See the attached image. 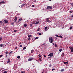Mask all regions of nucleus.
<instances>
[{"mask_svg": "<svg viewBox=\"0 0 73 73\" xmlns=\"http://www.w3.org/2000/svg\"><path fill=\"white\" fill-rule=\"evenodd\" d=\"M53 8L52 7L50 6H48L47 7V9H52Z\"/></svg>", "mask_w": 73, "mask_h": 73, "instance_id": "nucleus-1", "label": "nucleus"}, {"mask_svg": "<svg viewBox=\"0 0 73 73\" xmlns=\"http://www.w3.org/2000/svg\"><path fill=\"white\" fill-rule=\"evenodd\" d=\"M33 60V58H30L28 59V61H32Z\"/></svg>", "mask_w": 73, "mask_h": 73, "instance_id": "nucleus-2", "label": "nucleus"}, {"mask_svg": "<svg viewBox=\"0 0 73 73\" xmlns=\"http://www.w3.org/2000/svg\"><path fill=\"white\" fill-rule=\"evenodd\" d=\"M53 53H50L49 54V55H48V56H50H50H53Z\"/></svg>", "mask_w": 73, "mask_h": 73, "instance_id": "nucleus-3", "label": "nucleus"}, {"mask_svg": "<svg viewBox=\"0 0 73 73\" xmlns=\"http://www.w3.org/2000/svg\"><path fill=\"white\" fill-rule=\"evenodd\" d=\"M4 22H5V23L7 24V23H8V21L7 20H5L4 21Z\"/></svg>", "mask_w": 73, "mask_h": 73, "instance_id": "nucleus-4", "label": "nucleus"}, {"mask_svg": "<svg viewBox=\"0 0 73 73\" xmlns=\"http://www.w3.org/2000/svg\"><path fill=\"white\" fill-rule=\"evenodd\" d=\"M49 40V41H51V40H52V37H50Z\"/></svg>", "mask_w": 73, "mask_h": 73, "instance_id": "nucleus-5", "label": "nucleus"}, {"mask_svg": "<svg viewBox=\"0 0 73 73\" xmlns=\"http://www.w3.org/2000/svg\"><path fill=\"white\" fill-rule=\"evenodd\" d=\"M17 18L16 17H15V19H14L15 21H17Z\"/></svg>", "mask_w": 73, "mask_h": 73, "instance_id": "nucleus-6", "label": "nucleus"}, {"mask_svg": "<svg viewBox=\"0 0 73 73\" xmlns=\"http://www.w3.org/2000/svg\"><path fill=\"white\" fill-rule=\"evenodd\" d=\"M5 2L4 1H1L0 2V4H4Z\"/></svg>", "mask_w": 73, "mask_h": 73, "instance_id": "nucleus-7", "label": "nucleus"}, {"mask_svg": "<svg viewBox=\"0 0 73 73\" xmlns=\"http://www.w3.org/2000/svg\"><path fill=\"white\" fill-rule=\"evenodd\" d=\"M46 21V22H47L48 23H50V22H51V21H49V20H47Z\"/></svg>", "mask_w": 73, "mask_h": 73, "instance_id": "nucleus-8", "label": "nucleus"}, {"mask_svg": "<svg viewBox=\"0 0 73 73\" xmlns=\"http://www.w3.org/2000/svg\"><path fill=\"white\" fill-rule=\"evenodd\" d=\"M24 26L25 27H27L28 25H27L26 24H24Z\"/></svg>", "mask_w": 73, "mask_h": 73, "instance_id": "nucleus-9", "label": "nucleus"}, {"mask_svg": "<svg viewBox=\"0 0 73 73\" xmlns=\"http://www.w3.org/2000/svg\"><path fill=\"white\" fill-rule=\"evenodd\" d=\"M47 29H48V27H45L44 29H45V31H46V30Z\"/></svg>", "mask_w": 73, "mask_h": 73, "instance_id": "nucleus-10", "label": "nucleus"}, {"mask_svg": "<svg viewBox=\"0 0 73 73\" xmlns=\"http://www.w3.org/2000/svg\"><path fill=\"white\" fill-rule=\"evenodd\" d=\"M25 4H23V5H22V7H25Z\"/></svg>", "mask_w": 73, "mask_h": 73, "instance_id": "nucleus-11", "label": "nucleus"}, {"mask_svg": "<svg viewBox=\"0 0 73 73\" xmlns=\"http://www.w3.org/2000/svg\"><path fill=\"white\" fill-rule=\"evenodd\" d=\"M11 62V61H10V60L9 59H8L7 63H9V62Z\"/></svg>", "mask_w": 73, "mask_h": 73, "instance_id": "nucleus-12", "label": "nucleus"}, {"mask_svg": "<svg viewBox=\"0 0 73 73\" xmlns=\"http://www.w3.org/2000/svg\"><path fill=\"white\" fill-rule=\"evenodd\" d=\"M61 56H62V57H63V56H64V53H62V54L61 55Z\"/></svg>", "mask_w": 73, "mask_h": 73, "instance_id": "nucleus-13", "label": "nucleus"}, {"mask_svg": "<svg viewBox=\"0 0 73 73\" xmlns=\"http://www.w3.org/2000/svg\"><path fill=\"white\" fill-rule=\"evenodd\" d=\"M58 37H60V38H63L62 36L61 35H60V36H58Z\"/></svg>", "mask_w": 73, "mask_h": 73, "instance_id": "nucleus-14", "label": "nucleus"}, {"mask_svg": "<svg viewBox=\"0 0 73 73\" xmlns=\"http://www.w3.org/2000/svg\"><path fill=\"white\" fill-rule=\"evenodd\" d=\"M28 37H29V38H30V37H32V35H28Z\"/></svg>", "mask_w": 73, "mask_h": 73, "instance_id": "nucleus-15", "label": "nucleus"}, {"mask_svg": "<svg viewBox=\"0 0 73 73\" xmlns=\"http://www.w3.org/2000/svg\"><path fill=\"white\" fill-rule=\"evenodd\" d=\"M71 5H72V6L73 7V3H70Z\"/></svg>", "mask_w": 73, "mask_h": 73, "instance_id": "nucleus-16", "label": "nucleus"}, {"mask_svg": "<svg viewBox=\"0 0 73 73\" xmlns=\"http://www.w3.org/2000/svg\"><path fill=\"white\" fill-rule=\"evenodd\" d=\"M39 23V22H36L35 23V24H38Z\"/></svg>", "mask_w": 73, "mask_h": 73, "instance_id": "nucleus-17", "label": "nucleus"}, {"mask_svg": "<svg viewBox=\"0 0 73 73\" xmlns=\"http://www.w3.org/2000/svg\"><path fill=\"white\" fill-rule=\"evenodd\" d=\"M40 28H38V29H37V31H38H38H40Z\"/></svg>", "mask_w": 73, "mask_h": 73, "instance_id": "nucleus-18", "label": "nucleus"}, {"mask_svg": "<svg viewBox=\"0 0 73 73\" xmlns=\"http://www.w3.org/2000/svg\"><path fill=\"white\" fill-rule=\"evenodd\" d=\"M33 25V24H30V27H33L32 26Z\"/></svg>", "mask_w": 73, "mask_h": 73, "instance_id": "nucleus-19", "label": "nucleus"}, {"mask_svg": "<svg viewBox=\"0 0 73 73\" xmlns=\"http://www.w3.org/2000/svg\"><path fill=\"white\" fill-rule=\"evenodd\" d=\"M41 58H39V59L40 61H42V60L41 59Z\"/></svg>", "mask_w": 73, "mask_h": 73, "instance_id": "nucleus-20", "label": "nucleus"}, {"mask_svg": "<svg viewBox=\"0 0 73 73\" xmlns=\"http://www.w3.org/2000/svg\"><path fill=\"white\" fill-rule=\"evenodd\" d=\"M0 46H1V47H2V46H4V45H3V44H1L0 45Z\"/></svg>", "mask_w": 73, "mask_h": 73, "instance_id": "nucleus-21", "label": "nucleus"}, {"mask_svg": "<svg viewBox=\"0 0 73 73\" xmlns=\"http://www.w3.org/2000/svg\"><path fill=\"white\" fill-rule=\"evenodd\" d=\"M21 20H23V19L21 18L19 20V21H21Z\"/></svg>", "mask_w": 73, "mask_h": 73, "instance_id": "nucleus-22", "label": "nucleus"}, {"mask_svg": "<svg viewBox=\"0 0 73 73\" xmlns=\"http://www.w3.org/2000/svg\"><path fill=\"white\" fill-rule=\"evenodd\" d=\"M71 52H73V47H72V48L71 49Z\"/></svg>", "mask_w": 73, "mask_h": 73, "instance_id": "nucleus-23", "label": "nucleus"}, {"mask_svg": "<svg viewBox=\"0 0 73 73\" xmlns=\"http://www.w3.org/2000/svg\"><path fill=\"white\" fill-rule=\"evenodd\" d=\"M64 69H62L61 70V72H63V71H64Z\"/></svg>", "mask_w": 73, "mask_h": 73, "instance_id": "nucleus-24", "label": "nucleus"}, {"mask_svg": "<svg viewBox=\"0 0 73 73\" xmlns=\"http://www.w3.org/2000/svg\"><path fill=\"white\" fill-rule=\"evenodd\" d=\"M26 47H25L23 48V50H25V49H26Z\"/></svg>", "mask_w": 73, "mask_h": 73, "instance_id": "nucleus-25", "label": "nucleus"}, {"mask_svg": "<svg viewBox=\"0 0 73 73\" xmlns=\"http://www.w3.org/2000/svg\"><path fill=\"white\" fill-rule=\"evenodd\" d=\"M62 51V49H60L59 50V52H61Z\"/></svg>", "mask_w": 73, "mask_h": 73, "instance_id": "nucleus-26", "label": "nucleus"}, {"mask_svg": "<svg viewBox=\"0 0 73 73\" xmlns=\"http://www.w3.org/2000/svg\"><path fill=\"white\" fill-rule=\"evenodd\" d=\"M33 52H34V50H32L31 51V53H33Z\"/></svg>", "mask_w": 73, "mask_h": 73, "instance_id": "nucleus-27", "label": "nucleus"}, {"mask_svg": "<svg viewBox=\"0 0 73 73\" xmlns=\"http://www.w3.org/2000/svg\"><path fill=\"white\" fill-rule=\"evenodd\" d=\"M20 58V56H17V58L19 59Z\"/></svg>", "mask_w": 73, "mask_h": 73, "instance_id": "nucleus-28", "label": "nucleus"}, {"mask_svg": "<svg viewBox=\"0 0 73 73\" xmlns=\"http://www.w3.org/2000/svg\"><path fill=\"white\" fill-rule=\"evenodd\" d=\"M55 47H57L58 46H57V45L56 44L55 45Z\"/></svg>", "mask_w": 73, "mask_h": 73, "instance_id": "nucleus-29", "label": "nucleus"}, {"mask_svg": "<svg viewBox=\"0 0 73 73\" xmlns=\"http://www.w3.org/2000/svg\"><path fill=\"white\" fill-rule=\"evenodd\" d=\"M14 32H17V30H15L14 31Z\"/></svg>", "mask_w": 73, "mask_h": 73, "instance_id": "nucleus-30", "label": "nucleus"}, {"mask_svg": "<svg viewBox=\"0 0 73 73\" xmlns=\"http://www.w3.org/2000/svg\"><path fill=\"white\" fill-rule=\"evenodd\" d=\"M5 53L6 54H8V52L6 51V52H5Z\"/></svg>", "mask_w": 73, "mask_h": 73, "instance_id": "nucleus-31", "label": "nucleus"}, {"mask_svg": "<svg viewBox=\"0 0 73 73\" xmlns=\"http://www.w3.org/2000/svg\"><path fill=\"white\" fill-rule=\"evenodd\" d=\"M53 42V39H52L50 41V43H52Z\"/></svg>", "mask_w": 73, "mask_h": 73, "instance_id": "nucleus-32", "label": "nucleus"}, {"mask_svg": "<svg viewBox=\"0 0 73 73\" xmlns=\"http://www.w3.org/2000/svg\"><path fill=\"white\" fill-rule=\"evenodd\" d=\"M38 57H41V55L40 54H39L38 55Z\"/></svg>", "mask_w": 73, "mask_h": 73, "instance_id": "nucleus-33", "label": "nucleus"}, {"mask_svg": "<svg viewBox=\"0 0 73 73\" xmlns=\"http://www.w3.org/2000/svg\"><path fill=\"white\" fill-rule=\"evenodd\" d=\"M38 35H40V36H41V34L40 33H39Z\"/></svg>", "mask_w": 73, "mask_h": 73, "instance_id": "nucleus-34", "label": "nucleus"}, {"mask_svg": "<svg viewBox=\"0 0 73 73\" xmlns=\"http://www.w3.org/2000/svg\"><path fill=\"white\" fill-rule=\"evenodd\" d=\"M38 39V37H36L35 38V40H37V39Z\"/></svg>", "mask_w": 73, "mask_h": 73, "instance_id": "nucleus-35", "label": "nucleus"}, {"mask_svg": "<svg viewBox=\"0 0 73 73\" xmlns=\"http://www.w3.org/2000/svg\"><path fill=\"white\" fill-rule=\"evenodd\" d=\"M33 2H34V3H36V0H34L33 1Z\"/></svg>", "mask_w": 73, "mask_h": 73, "instance_id": "nucleus-36", "label": "nucleus"}, {"mask_svg": "<svg viewBox=\"0 0 73 73\" xmlns=\"http://www.w3.org/2000/svg\"><path fill=\"white\" fill-rule=\"evenodd\" d=\"M3 73H7V71H5L3 72Z\"/></svg>", "mask_w": 73, "mask_h": 73, "instance_id": "nucleus-37", "label": "nucleus"}, {"mask_svg": "<svg viewBox=\"0 0 73 73\" xmlns=\"http://www.w3.org/2000/svg\"><path fill=\"white\" fill-rule=\"evenodd\" d=\"M69 48H70L71 49H72V47L71 46H70Z\"/></svg>", "mask_w": 73, "mask_h": 73, "instance_id": "nucleus-38", "label": "nucleus"}, {"mask_svg": "<svg viewBox=\"0 0 73 73\" xmlns=\"http://www.w3.org/2000/svg\"><path fill=\"white\" fill-rule=\"evenodd\" d=\"M55 70V69L53 68L52 69V71H53V70Z\"/></svg>", "mask_w": 73, "mask_h": 73, "instance_id": "nucleus-39", "label": "nucleus"}, {"mask_svg": "<svg viewBox=\"0 0 73 73\" xmlns=\"http://www.w3.org/2000/svg\"><path fill=\"white\" fill-rule=\"evenodd\" d=\"M70 13H73V11H70Z\"/></svg>", "mask_w": 73, "mask_h": 73, "instance_id": "nucleus-40", "label": "nucleus"}, {"mask_svg": "<svg viewBox=\"0 0 73 73\" xmlns=\"http://www.w3.org/2000/svg\"><path fill=\"white\" fill-rule=\"evenodd\" d=\"M55 36H56V37H58V35H56Z\"/></svg>", "mask_w": 73, "mask_h": 73, "instance_id": "nucleus-41", "label": "nucleus"}, {"mask_svg": "<svg viewBox=\"0 0 73 73\" xmlns=\"http://www.w3.org/2000/svg\"><path fill=\"white\" fill-rule=\"evenodd\" d=\"M2 40V38H0V40L1 41V40Z\"/></svg>", "mask_w": 73, "mask_h": 73, "instance_id": "nucleus-42", "label": "nucleus"}, {"mask_svg": "<svg viewBox=\"0 0 73 73\" xmlns=\"http://www.w3.org/2000/svg\"><path fill=\"white\" fill-rule=\"evenodd\" d=\"M28 40L29 41H30V40H31V38H28Z\"/></svg>", "mask_w": 73, "mask_h": 73, "instance_id": "nucleus-43", "label": "nucleus"}, {"mask_svg": "<svg viewBox=\"0 0 73 73\" xmlns=\"http://www.w3.org/2000/svg\"><path fill=\"white\" fill-rule=\"evenodd\" d=\"M46 20H49V18H47L46 19Z\"/></svg>", "mask_w": 73, "mask_h": 73, "instance_id": "nucleus-44", "label": "nucleus"}, {"mask_svg": "<svg viewBox=\"0 0 73 73\" xmlns=\"http://www.w3.org/2000/svg\"><path fill=\"white\" fill-rule=\"evenodd\" d=\"M15 49H17V47H15Z\"/></svg>", "mask_w": 73, "mask_h": 73, "instance_id": "nucleus-45", "label": "nucleus"}, {"mask_svg": "<svg viewBox=\"0 0 73 73\" xmlns=\"http://www.w3.org/2000/svg\"><path fill=\"white\" fill-rule=\"evenodd\" d=\"M52 66V65H51V64H50L49 65V67H50Z\"/></svg>", "mask_w": 73, "mask_h": 73, "instance_id": "nucleus-46", "label": "nucleus"}, {"mask_svg": "<svg viewBox=\"0 0 73 73\" xmlns=\"http://www.w3.org/2000/svg\"><path fill=\"white\" fill-rule=\"evenodd\" d=\"M32 7H35V5H33L32 6Z\"/></svg>", "mask_w": 73, "mask_h": 73, "instance_id": "nucleus-47", "label": "nucleus"}, {"mask_svg": "<svg viewBox=\"0 0 73 73\" xmlns=\"http://www.w3.org/2000/svg\"><path fill=\"white\" fill-rule=\"evenodd\" d=\"M72 28V27H70V29H71Z\"/></svg>", "mask_w": 73, "mask_h": 73, "instance_id": "nucleus-48", "label": "nucleus"}, {"mask_svg": "<svg viewBox=\"0 0 73 73\" xmlns=\"http://www.w3.org/2000/svg\"><path fill=\"white\" fill-rule=\"evenodd\" d=\"M14 24V23H11V25H13Z\"/></svg>", "mask_w": 73, "mask_h": 73, "instance_id": "nucleus-49", "label": "nucleus"}, {"mask_svg": "<svg viewBox=\"0 0 73 73\" xmlns=\"http://www.w3.org/2000/svg\"><path fill=\"white\" fill-rule=\"evenodd\" d=\"M2 57V55H0V57Z\"/></svg>", "mask_w": 73, "mask_h": 73, "instance_id": "nucleus-50", "label": "nucleus"}, {"mask_svg": "<svg viewBox=\"0 0 73 73\" xmlns=\"http://www.w3.org/2000/svg\"><path fill=\"white\" fill-rule=\"evenodd\" d=\"M51 58V56H50L48 57V58Z\"/></svg>", "mask_w": 73, "mask_h": 73, "instance_id": "nucleus-51", "label": "nucleus"}, {"mask_svg": "<svg viewBox=\"0 0 73 73\" xmlns=\"http://www.w3.org/2000/svg\"><path fill=\"white\" fill-rule=\"evenodd\" d=\"M33 23L34 24L35 23V22L34 21L33 22Z\"/></svg>", "mask_w": 73, "mask_h": 73, "instance_id": "nucleus-52", "label": "nucleus"}, {"mask_svg": "<svg viewBox=\"0 0 73 73\" xmlns=\"http://www.w3.org/2000/svg\"><path fill=\"white\" fill-rule=\"evenodd\" d=\"M10 53H13V51H11V52H10Z\"/></svg>", "mask_w": 73, "mask_h": 73, "instance_id": "nucleus-53", "label": "nucleus"}, {"mask_svg": "<svg viewBox=\"0 0 73 73\" xmlns=\"http://www.w3.org/2000/svg\"><path fill=\"white\" fill-rule=\"evenodd\" d=\"M43 56L44 57H46V56H45V55H44Z\"/></svg>", "mask_w": 73, "mask_h": 73, "instance_id": "nucleus-54", "label": "nucleus"}, {"mask_svg": "<svg viewBox=\"0 0 73 73\" xmlns=\"http://www.w3.org/2000/svg\"><path fill=\"white\" fill-rule=\"evenodd\" d=\"M22 46H23L21 45L20 46V47H22Z\"/></svg>", "mask_w": 73, "mask_h": 73, "instance_id": "nucleus-55", "label": "nucleus"}, {"mask_svg": "<svg viewBox=\"0 0 73 73\" xmlns=\"http://www.w3.org/2000/svg\"><path fill=\"white\" fill-rule=\"evenodd\" d=\"M64 64H65V65H66V62H64Z\"/></svg>", "mask_w": 73, "mask_h": 73, "instance_id": "nucleus-56", "label": "nucleus"}, {"mask_svg": "<svg viewBox=\"0 0 73 73\" xmlns=\"http://www.w3.org/2000/svg\"><path fill=\"white\" fill-rule=\"evenodd\" d=\"M2 23V21H0V23Z\"/></svg>", "mask_w": 73, "mask_h": 73, "instance_id": "nucleus-57", "label": "nucleus"}, {"mask_svg": "<svg viewBox=\"0 0 73 73\" xmlns=\"http://www.w3.org/2000/svg\"><path fill=\"white\" fill-rule=\"evenodd\" d=\"M20 23V22H19V21H18V22L17 23Z\"/></svg>", "mask_w": 73, "mask_h": 73, "instance_id": "nucleus-58", "label": "nucleus"}, {"mask_svg": "<svg viewBox=\"0 0 73 73\" xmlns=\"http://www.w3.org/2000/svg\"><path fill=\"white\" fill-rule=\"evenodd\" d=\"M42 45H45V43H43V44H42Z\"/></svg>", "mask_w": 73, "mask_h": 73, "instance_id": "nucleus-59", "label": "nucleus"}, {"mask_svg": "<svg viewBox=\"0 0 73 73\" xmlns=\"http://www.w3.org/2000/svg\"><path fill=\"white\" fill-rule=\"evenodd\" d=\"M6 57H8V56L7 55H6Z\"/></svg>", "mask_w": 73, "mask_h": 73, "instance_id": "nucleus-60", "label": "nucleus"}, {"mask_svg": "<svg viewBox=\"0 0 73 73\" xmlns=\"http://www.w3.org/2000/svg\"><path fill=\"white\" fill-rule=\"evenodd\" d=\"M21 73H23V72L21 71Z\"/></svg>", "mask_w": 73, "mask_h": 73, "instance_id": "nucleus-61", "label": "nucleus"}, {"mask_svg": "<svg viewBox=\"0 0 73 73\" xmlns=\"http://www.w3.org/2000/svg\"><path fill=\"white\" fill-rule=\"evenodd\" d=\"M11 53L10 52L9 53V54H11Z\"/></svg>", "mask_w": 73, "mask_h": 73, "instance_id": "nucleus-62", "label": "nucleus"}, {"mask_svg": "<svg viewBox=\"0 0 73 73\" xmlns=\"http://www.w3.org/2000/svg\"><path fill=\"white\" fill-rule=\"evenodd\" d=\"M72 17H73V15L72 16Z\"/></svg>", "mask_w": 73, "mask_h": 73, "instance_id": "nucleus-63", "label": "nucleus"}, {"mask_svg": "<svg viewBox=\"0 0 73 73\" xmlns=\"http://www.w3.org/2000/svg\"><path fill=\"white\" fill-rule=\"evenodd\" d=\"M25 73V72H23V73Z\"/></svg>", "mask_w": 73, "mask_h": 73, "instance_id": "nucleus-64", "label": "nucleus"}]
</instances>
